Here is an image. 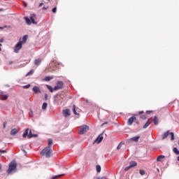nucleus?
Instances as JSON below:
<instances>
[{
	"instance_id": "obj_1",
	"label": "nucleus",
	"mask_w": 179,
	"mask_h": 179,
	"mask_svg": "<svg viewBox=\"0 0 179 179\" xmlns=\"http://www.w3.org/2000/svg\"><path fill=\"white\" fill-rule=\"evenodd\" d=\"M52 153V150L51 148L46 147L45 149H43L41 152V155L45 156V157L48 158V157H50Z\"/></svg>"
},
{
	"instance_id": "obj_2",
	"label": "nucleus",
	"mask_w": 179,
	"mask_h": 179,
	"mask_svg": "<svg viewBox=\"0 0 179 179\" xmlns=\"http://www.w3.org/2000/svg\"><path fill=\"white\" fill-rule=\"evenodd\" d=\"M17 167V164H16V162H10L8 166V169L7 170V173H8V174H10L13 173V171H16Z\"/></svg>"
},
{
	"instance_id": "obj_3",
	"label": "nucleus",
	"mask_w": 179,
	"mask_h": 179,
	"mask_svg": "<svg viewBox=\"0 0 179 179\" xmlns=\"http://www.w3.org/2000/svg\"><path fill=\"white\" fill-rule=\"evenodd\" d=\"M22 47L23 44L22 43V39H20L19 42L17 43L14 48V52L16 53L19 52V50H22Z\"/></svg>"
},
{
	"instance_id": "obj_4",
	"label": "nucleus",
	"mask_w": 179,
	"mask_h": 179,
	"mask_svg": "<svg viewBox=\"0 0 179 179\" xmlns=\"http://www.w3.org/2000/svg\"><path fill=\"white\" fill-rule=\"evenodd\" d=\"M88 129H89V126H87V125H83L80 127V129L79 131V134L80 135H83L84 134H86V132H87Z\"/></svg>"
},
{
	"instance_id": "obj_5",
	"label": "nucleus",
	"mask_w": 179,
	"mask_h": 179,
	"mask_svg": "<svg viewBox=\"0 0 179 179\" xmlns=\"http://www.w3.org/2000/svg\"><path fill=\"white\" fill-rule=\"evenodd\" d=\"M60 89H64V82L57 81V85L54 87V90H59Z\"/></svg>"
},
{
	"instance_id": "obj_6",
	"label": "nucleus",
	"mask_w": 179,
	"mask_h": 179,
	"mask_svg": "<svg viewBox=\"0 0 179 179\" xmlns=\"http://www.w3.org/2000/svg\"><path fill=\"white\" fill-rule=\"evenodd\" d=\"M136 166H138V164L136 163V162L132 161L129 163V166H127L124 169V171H128V170H129V169H132V167H136Z\"/></svg>"
},
{
	"instance_id": "obj_7",
	"label": "nucleus",
	"mask_w": 179,
	"mask_h": 179,
	"mask_svg": "<svg viewBox=\"0 0 179 179\" xmlns=\"http://www.w3.org/2000/svg\"><path fill=\"white\" fill-rule=\"evenodd\" d=\"M134 121H136V117L132 116L127 121V125L131 126L134 124Z\"/></svg>"
},
{
	"instance_id": "obj_8",
	"label": "nucleus",
	"mask_w": 179,
	"mask_h": 179,
	"mask_svg": "<svg viewBox=\"0 0 179 179\" xmlns=\"http://www.w3.org/2000/svg\"><path fill=\"white\" fill-rule=\"evenodd\" d=\"M0 97L2 100H7L9 95L3 94V92H0Z\"/></svg>"
},
{
	"instance_id": "obj_9",
	"label": "nucleus",
	"mask_w": 179,
	"mask_h": 179,
	"mask_svg": "<svg viewBox=\"0 0 179 179\" xmlns=\"http://www.w3.org/2000/svg\"><path fill=\"white\" fill-rule=\"evenodd\" d=\"M33 92H35L36 94H38V93H41V90L37 86H34L32 89Z\"/></svg>"
},
{
	"instance_id": "obj_10",
	"label": "nucleus",
	"mask_w": 179,
	"mask_h": 179,
	"mask_svg": "<svg viewBox=\"0 0 179 179\" xmlns=\"http://www.w3.org/2000/svg\"><path fill=\"white\" fill-rule=\"evenodd\" d=\"M103 134H99L96 138V139L95 140V142H96V143H100L101 141H103Z\"/></svg>"
},
{
	"instance_id": "obj_11",
	"label": "nucleus",
	"mask_w": 179,
	"mask_h": 179,
	"mask_svg": "<svg viewBox=\"0 0 179 179\" xmlns=\"http://www.w3.org/2000/svg\"><path fill=\"white\" fill-rule=\"evenodd\" d=\"M63 114H64V117H68V116L71 115V111L69 110V109L64 110Z\"/></svg>"
},
{
	"instance_id": "obj_12",
	"label": "nucleus",
	"mask_w": 179,
	"mask_h": 179,
	"mask_svg": "<svg viewBox=\"0 0 179 179\" xmlns=\"http://www.w3.org/2000/svg\"><path fill=\"white\" fill-rule=\"evenodd\" d=\"M18 132H19V129H13L10 131V135H12L13 136H14V135H16Z\"/></svg>"
},
{
	"instance_id": "obj_13",
	"label": "nucleus",
	"mask_w": 179,
	"mask_h": 179,
	"mask_svg": "<svg viewBox=\"0 0 179 179\" xmlns=\"http://www.w3.org/2000/svg\"><path fill=\"white\" fill-rule=\"evenodd\" d=\"M27 38H29V36L28 35H24L22 37V39L21 41L22 44H24V43H26V41H27Z\"/></svg>"
},
{
	"instance_id": "obj_14",
	"label": "nucleus",
	"mask_w": 179,
	"mask_h": 179,
	"mask_svg": "<svg viewBox=\"0 0 179 179\" xmlns=\"http://www.w3.org/2000/svg\"><path fill=\"white\" fill-rule=\"evenodd\" d=\"M141 136H134L130 139V141H133V142H139Z\"/></svg>"
},
{
	"instance_id": "obj_15",
	"label": "nucleus",
	"mask_w": 179,
	"mask_h": 179,
	"mask_svg": "<svg viewBox=\"0 0 179 179\" xmlns=\"http://www.w3.org/2000/svg\"><path fill=\"white\" fill-rule=\"evenodd\" d=\"M42 61H43V59H36L34 61V64H35V65H37V66H38V65H40L41 64Z\"/></svg>"
},
{
	"instance_id": "obj_16",
	"label": "nucleus",
	"mask_w": 179,
	"mask_h": 179,
	"mask_svg": "<svg viewBox=\"0 0 179 179\" xmlns=\"http://www.w3.org/2000/svg\"><path fill=\"white\" fill-rule=\"evenodd\" d=\"M164 157H166L164 155H159L157 158V162H163Z\"/></svg>"
},
{
	"instance_id": "obj_17",
	"label": "nucleus",
	"mask_w": 179,
	"mask_h": 179,
	"mask_svg": "<svg viewBox=\"0 0 179 179\" xmlns=\"http://www.w3.org/2000/svg\"><path fill=\"white\" fill-rule=\"evenodd\" d=\"M150 124H152V122H150V120H148V122L143 126L144 129H146V128H148V127H149Z\"/></svg>"
},
{
	"instance_id": "obj_18",
	"label": "nucleus",
	"mask_w": 179,
	"mask_h": 179,
	"mask_svg": "<svg viewBox=\"0 0 179 179\" xmlns=\"http://www.w3.org/2000/svg\"><path fill=\"white\" fill-rule=\"evenodd\" d=\"M153 122L155 125H157L159 124V119H157V116L154 117Z\"/></svg>"
},
{
	"instance_id": "obj_19",
	"label": "nucleus",
	"mask_w": 179,
	"mask_h": 179,
	"mask_svg": "<svg viewBox=\"0 0 179 179\" xmlns=\"http://www.w3.org/2000/svg\"><path fill=\"white\" fill-rule=\"evenodd\" d=\"M169 135H170V131H168L162 135V139H166Z\"/></svg>"
},
{
	"instance_id": "obj_20",
	"label": "nucleus",
	"mask_w": 179,
	"mask_h": 179,
	"mask_svg": "<svg viewBox=\"0 0 179 179\" xmlns=\"http://www.w3.org/2000/svg\"><path fill=\"white\" fill-rule=\"evenodd\" d=\"M24 20L27 24H31V21H30V19H29V17H24Z\"/></svg>"
},
{
	"instance_id": "obj_21",
	"label": "nucleus",
	"mask_w": 179,
	"mask_h": 179,
	"mask_svg": "<svg viewBox=\"0 0 179 179\" xmlns=\"http://www.w3.org/2000/svg\"><path fill=\"white\" fill-rule=\"evenodd\" d=\"M64 176H65V174H61V175L55 176L52 177L51 179L60 178V177H64Z\"/></svg>"
},
{
	"instance_id": "obj_22",
	"label": "nucleus",
	"mask_w": 179,
	"mask_h": 179,
	"mask_svg": "<svg viewBox=\"0 0 179 179\" xmlns=\"http://www.w3.org/2000/svg\"><path fill=\"white\" fill-rule=\"evenodd\" d=\"M46 87H47V88L48 89V90H50V93L54 92V90H54V88H52V87H51L50 85H46Z\"/></svg>"
},
{
	"instance_id": "obj_23",
	"label": "nucleus",
	"mask_w": 179,
	"mask_h": 179,
	"mask_svg": "<svg viewBox=\"0 0 179 179\" xmlns=\"http://www.w3.org/2000/svg\"><path fill=\"white\" fill-rule=\"evenodd\" d=\"M28 135H29V129H27L24 132L22 136L23 138H26V136H28Z\"/></svg>"
},
{
	"instance_id": "obj_24",
	"label": "nucleus",
	"mask_w": 179,
	"mask_h": 179,
	"mask_svg": "<svg viewBox=\"0 0 179 179\" xmlns=\"http://www.w3.org/2000/svg\"><path fill=\"white\" fill-rule=\"evenodd\" d=\"M52 79H54V78L50 76H47L44 78V80H45L46 82H50V80H52Z\"/></svg>"
},
{
	"instance_id": "obj_25",
	"label": "nucleus",
	"mask_w": 179,
	"mask_h": 179,
	"mask_svg": "<svg viewBox=\"0 0 179 179\" xmlns=\"http://www.w3.org/2000/svg\"><path fill=\"white\" fill-rule=\"evenodd\" d=\"M73 113L75 114V115H78V113L76 112V106H73Z\"/></svg>"
},
{
	"instance_id": "obj_26",
	"label": "nucleus",
	"mask_w": 179,
	"mask_h": 179,
	"mask_svg": "<svg viewBox=\"0 0 179 179\" xmlns=\"http://www.w3.org/2000/svg\"><path fill=\"white\" fill-rule=\"evenodd\" d=\"M48 141V146L47 148H49L51 149V145H52V139L49 138Z\"/></svg>"
},
{
	"instance_id": "obj_27",
	"label": "nucleus",
	"mask_w": 179,
	"mask_h": 179,
	"mask_svg": "<svg viewBox=\"0 0 179 179\" xmlns=\"http://www.w3.org/2000/svg\"><path fill=\"white\" fill-rule=\"evenodd\" d=\"M96 169L97 173H100L101 171V166L100 165H96Z\"/></svg>"
},
{
	"instance_id": "obj_28",
	"label": "nucleus",
	"mask_w": 179,
	"mask_h": 179,
	"mask_svg": "<svg viewBox=\"0 0 179 179\" xmlns=\"http://www.w3.org/2000/svg\"><path fill=\"white\" fill-rule=\"evenodd\" d=\"M48 106V104L47 103H43V106H42V109L43 110H47V106Z\"/></svg>"
},
{
	"instance_id": "obj_29",
	"label": "nucleus",
	"mask_w": 179,
	"mask_h": 179,
	"mask_svg": "<svg viewBox=\"0 0 179 179\" xmlns=\"http://www.w3.org/2000/svg\"><path fill=\"white\" fill-rule=\"evenodd\" d=\"M122 145H124V142L123 141H121L119 145H117V150H120L121 148H122Z\"/></svg>"
},
{
	"instance_id": "obj_30",
	"label": "nucleus",
	"mask_w": 179,
	"mask_h": 179,
	"mask_svg": "<svg viewBox=\"0 0 179 179\" xmlns=\"http://www.w3.org/2000/svg\"><path fill=\"white\" fill-rule=\"evenodd\" d=\"M30 20L31 23H33V24H37V22H36V20H34V17H30Z\"/></svg>"
},
{
	"instance_id": "obj_31",
	"label": "nucleus",
	"mask_w": 179,
	"mask_h": 179,
	"mask_svg": "<svg viewBox=\"0 0 179 179\" xmlns=\"http://www.w3.org/2000/svg\"><path fill=\"white\" fill-rule=\"evenodd\" d=\"M34 73V70L31 69L29 72L27 73L26 76H30V75H33Z\"/></svg>"
},
{
	"instance_id": "obj_32",
	"label": "nucleus",
	"mask_w": 179,
	"mask_h": 179,
	"mask_svg": "<svg viewBox=\"0 0 179 179\" xmlns=\"http://www.w3.org/2000/svg\"><path fill=\"white\" fill-rule=\"evenodd\" d=\"M28 138L29 139L33 138V134H31V130H30L29 133L28 134Z\"/></svg>"
},
{
	"instance_id": "obj_33",
	"label": "nucleus",
	"mask_w": 179,
	"mask_h": 179,
	"mask_svg": "<svg viewBox=\"0 0 179 179\" xmlns=\"http://www.w3.org/2000/svg\"><path fill=\"white\" fill-rule=\"evenodd\" d=\"M173 152L176 155H179V150L177 149V148H173Z\"/></svg>"
},
{
	"instance_id": "obj_34",
	"label": "nucleus",
	"mask_w": 179,
	"mask_h": 179,
	"mask_svg": "<svg viewBox=\"0 0 179 179\" xmlns=\"http://www.w3.org/2000/svg\"><path fill=\"white\" fill-rule=\"evenodd\" d=\"M169 134H170V135H171V141H174V133L171 132V133H169Z\"/></svg>"
},
{
	"instance_id": "obj_35",
	"label": "nucleus",
	"mask_w": 179,
	"mask_h": 179,
	"mask_svg": "<svg viewBox=\"0 0 179 179\" xmlns=\"http://www.w3.org/2000/svg\"><path fill=\"white\" fill-rule=\"evenodd\" d=\"M140 117L142 120H146V118H148V116H146V115H141Z\"/></svg>"
},
{
	"instance_id": "obj_36",
	"label": "nucleus",
	"mask_w": 179,
	"mask_h": 179,
	"mask_svg": "<svg viewBox=\"0 0 179 179\" xmlns=\"http://www.w3.org/2000/svg\"><path fill=\"white\" fill-rule=\"evenodd\" d=\"M140 174H141V176H145V171H144V170L141 169V170H140Z\"/></svg>"
},
{
	"instance_id": "obj_37",
	"label": "nucleus",
	"mask_w": 179,
	"mask_h": 179,
	"mask_svg": "<svg viewBox=\"0 0 179 179\" xmlns=\"http://www.w3.org/2000/svg\"><path fill=\"white\" fill-rule=\"evenodd\" d=\"M30 84H28V85H24L23 87H24V89H29V87H30Z\"/></svg>"
},
{
	"instance_id": "obj_38",
	"label": "nucleus",
	"mask_w": 179,
	"mask_h": 179,
	"mask_svg": "<svg viewBox=\"0 0 179 179\" xmlns=\"http://www.w3.org/2000/svg\"><path fill=\"white\" fill-rule=\"evenodd\" d=\"M52 12L53 13H57V7H55L54 8H52Z\"/></svg>"
},
{
	"instance_id": "obj_39",
	"label": "nucleus",
	"mask_w": 179,
	"mask_h": 179,
	"mask_svg": "<svg viewBox=\"0 0 179 179\" xmlns=\"http://www.w3.org/2000/svg\"><path fill=\"white\" fill-rule=\"evenodd\" d=\"M45 100H48V94H45Z\"/></svg>"
},
{
	"instance_id": "obj_40",
	"label": "nucleus",
	"mask_w": 179,
	"mask_h": 179,
	"mask_svg": "<svg viewBox=\"0 0 179 179\" xmlns=\"http://www.w3.org/2000/svg\"><path fill=\"white\" fill-rule=\"evenodd\" d=\"M6 122H4L3 124V128L5 129L6 128Z\"/></svg>"
},
{
	"instance_id": "obj_41",
	"label": "nucleus",
	"mask_w": 179,
	"mask_h": 179,
	"mask_svg": "<svg viewBox=\"0 0 179 179\" xmlns=\"http://www.w3.org/2000/svg\"><path fill=\"white\" fill-rule=\"evenodd\" d=\"M152 113H153V111H152V110H147L146 111V114H152Z\"/></svg>"
},
{
	"instance_id": "obj_42",
	"label": "nucleus",
	"mask_w": 179,
	"mask_h": 179,
	"mask_svg": "<svg viewBox=\"0 0 179 179\" xmlns=\"http://www.w3.org/2000/svg\"><path fill=\"white\" fill-rule=\"evenodd\" d=\"M0 153H6V150H0Z\"/></svg>"
},
{
	"instance_id": "obj_43",
	"label": "nucleus",
	"mask_w": 179,
	"mask_h": 179,
	"mask_svg": "<svg viewBox=\"0 0 179 179\" xmlns=\"http://www.w3.org/2000/svg\"><path fill=\"white\" fill-rule=\"evenodd\" d=\"M53 64H57V65H59V63H58V62L57 60H54L52 62Z\"/></svg>"
},
{
	"instance_id": "obj_44",
	"label": "nucleus",
	"mask_w": 179,
	"mask_h": 179,
	"mask_svg": "<svg viewBox=\"0 0 179 179\" xmlns=\"http://www.w3.org/2000/svg\"><path fill=\"white\" fill-rule=\"evenodd\" d=\"M29 117H33V110L29 113Z\"/></svg>"
},
{
	"instance_id": "obj_45",
	"label": "nucleus",
	"mask_w": 179,
	"mask_h": 179,
	"mask_svg": "<svg viewBox=\"0 0 179 179\" xmlns=\"http://www.w3.org/2000/svg\"><path fill=\"white\" fill-rule=\"evenodd\" d=\"M38 135L37 134H32V138H37Z\"/></svg>"
},
{
	"instance_id": "obj_46",
	"label": "nucleus",
	"mask_w": 179,
	"mask_h": 179,
	"mask_svg": "<svg viewBox=\"0 0 179 179\" xmlns=\"http://www.w3.org/2000/svg\"><path fill=\"white\" fill-rule=\"evenodd\" d=\"M43 5H44V3H41L39 4V8H41V6H43Z\"/></svg>"
},
{
	"instance_id": "obj_47",
	"label": "nucleus",
	"mask_w": 179,
	"mask_h": 179,
	"mask_svg": "<svg viewBox=\"0 0 179 179\" xmlns=\"http://www.w3.org/2000/svg\"><path fill=\"white\" fill-rule=\"evenodd\" d=\"M43 9L44 10H45L48 9V7L43 6Z\"/></svg>"
},
{
	"instance_id": "obj_48",
	"label": "nucleus",
	"mask_w": 179,
	"mask_h": 179,
	"mask_svg": "<svg viewBox=\"0 0 179 179\" xmlns=\"http://www.w3.org/2000/svg\"><path fill=\"white\" fill-rule=\"evenodd\" d=\"M143 113H144V112H143V110H142V111H139V112H138V114H139V115H141V114H143Z\"/></svg>"
},
{
	"instance_id": "obj_49",
	"label": "nucleus",
	"mask_w": 179,
	"mask_h": 179,
	"mask_svg": "<svg viewBox=\"0 0 179 179\" xmlns=\"http://www.w3.org/2000/svg\"><path fill=\"white\" fill-rule=\"evenodd\" d=\"M12 64H13V62H8V65H12Z\"/></svg>"
},
{
	"instance_id": "obj_50",
	"label": "nucleus",
	"mask_w": 179,
	"mask_h": 179,
	"mask_svg": "<svg viewBox=\"0 0 179 179\" xmlns=\"http://www.w3.org/2000/svg\"><path fill=\"white\" fill-rule=\"evenodd\" d=\"M0 43H3V38L0 39Z\"/></svg>"
},
{
	"instance_id": "obj_51",
	"label": "nucleus",
	"mask_w": 179,
	"mask_h": 179,
	"mask_svg": "<svg viewBox=\"0 0 179 179\" xmlns=\"http://www.w3.org/2000/svg\"><path fill=\"white\" fill-rule=\"evenodd\" d=\"M0 29H1V30H3V27H0Z\"/></svg>"
},
{
	"instance_id": "obj_52",
	"label": "nucleus",
	"mask_w": 179,
	"mask_h": 179,
	"mask_svg": "<svg viewBox=\"0 0 179 179\" xmlns=\"http://www.w3.org/2000/svg\"><path fill=\"white\" fill-rule=\"evenodd\" d=\"M23 150V152L26 154V153H27V152H26V150Z\"/></svg>"
},
{
	"instance_id": "obj_53",
	"label": "nucleus",
	"mask_w": 179,
	"mask_h": 179,
	"mask_svg": "<svg viewBox=\"0 0 179 179\" xmlns=\"http://www.w3.org/2000/svg\"><path fill=\"white\" fill-rule=\"evenodd\" d=\"M2 169V165L0 164V170Z\"/></svg>"
},
{
	"instance_id": "obj_54",
	"label": "nucleus",
	"mask_w": 179,
	"mask_h": 179,
	"mask_svg": "<svg viewBox=\"0 0 179 179\" xmlns=\"http://www.w3.org/2000/svg\"><path fill=\"white\" fill-rule=\"evenodd\" d=\"M178 162H179V156L178 157Z\"/></svg>"
},
{
	"instance_id": "obj_55",
	"label": "nucleus",
	"mask_w": 179,
	"mask_h": 179,
	"mask_svg": "<svg viewBox=\"0 0 179 179\" xmlns=\"http://www.w3.org/2000/svg\"><path fill=\"white\" fill-rule=\"evenodd\" d=\"M0 51H2V49L0 48Z\"/></svg>"
},
{
	"instance_id": "obj_56",
	"label": "nucleus",
	"mask_w": 179,
	"mask_h": 179,
	"mask_svg": "<svg viewBox=\"0 0 179 179\" xmlns=\"http://www.w3.org/2000/svg\"><path fill=\"white\" fill-rule=\"evenodd\" d=\"M101 179H106L105 178H101Z\"/></svg>"
},
{
	"instance_id": "obj_57",
	"label": "nucleus",
	"mask_w": 179,
	"mask_h": 179,
	"mask_svg": "<svg viewBox=\"0 0 179 179\" xmlns=\"http://www.w3.org/2000/svg\"><path fill=\"white\" fill-rule=\"evenodd\" d=\"M107 124V123H103V125H104V124Z\"/></svg>"
},
{
	"instance_id": "obj_58",
	"label": "nucleus",
	"mask_w": 179,
	"mask_h": 179,
	"mask_svg": "<svg viewBox=\"0 0 179 179\" xmlns=\"http://www.w3.org/2000/svg\"><path fill=\"white\" fill-rule=\"evenodd\" d=\"M4 27H7V26H6V25H5V26H4Z\"/></svg>"
},
{
	"instance_id": "obj_59",
	"label": "nucleus",
	"mask_w": 179,
	"mask_h": 179,
	"mask_svg": "<svg viewBox=\"0 0 179 179\" xmlns=\"http://www.w3.org/2000/svg\"><path fill=\"white\" fill-rule=\"evenodd\" d=\"M137 124H139V122H137Z\"/></svg>"
},
{
	"instance_id": "obj_60",
	"label": "nucleus",
	"mask_w": 179,
	"mask_h": 179,
	"mask_svg": "<svg viewBox=\"0 0 179 179\" xmlns=\"http://www.w3.org/2000/svg\"><path fill=\"white\" fill-rule=\"evenodd\" d=\"M0 45H2V44L0 43Z\"/></svg>"
},
{
	"instance_id": "obj_61",
	"label": "nucleus",
	"mask_w": 179,
	"mask_h": 179,
	"mask_svg": "<svg viewBox=\"0 0 179 179\" xmlns=\"http://www.w3.org/2000/svg\"><path fill=\"white\" fill-rule=\"evenodd\" d=\"M48 1H50V0H48Z\"/></svg>"
}]
</instances>
